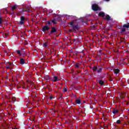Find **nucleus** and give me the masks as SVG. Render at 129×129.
<instances>
[{
	"instance_id": "f257e3e1",
	"label": "nucleus",
	"mask_w": 129,
	"mask_h": 129,
	"mask_svg": "<svg viewBox=\"0 0 129 129\" xmlns=\"http://www.w3.org/2000/svg\"><path fill=\"white\" fill-rule=\"evenodd\" d=\"M129 28V23H127V24H124L122 26H121L118 28L119 30H120V33H124L125 31H126V29H128Z\"/></svg>"
},
{
	"instance_id": "f03ea898",
	"label": "nucleus",
	"mask_w": 129,
	"mask_h": 129,
	"mask_svg": "<svg viewBox=\"0 0 129 129\" xmlns=\"http://www.w3.org/2000/svg\"><path fill=\"white\" fill-rule=\"evenodd\" d=\"M69 25H70V27L74 31H78L79 30V26L78 25H74V22L73 21L70 22Z\"/></svg>"
},
{
	"instance_id": "7ed1b4c3",
	"label": "nucleus",
	"mask_w": 129,
	"mask_h": 129,
	"mask_svg": "<svg viewBox=\"0 0 129 129\" xmlns=\"http://www.w3.org/2000/svg\"><path fill=\"white\" fill-rule=\"evenodd\" d=\"M92 10L94 12H97L98 11H101V8L97 4H94L92 5Z\"/></svg>"
},
{
	"instance_id": "20e7f679",
	"label": "nucleus",
	"mask_w": 129,
	"mask_h": 129,
	"mask_svg": "<svg viewBox=\"0 0 129 129\" xmlns=\"http://www.w3.org/2000/svg\"><path fill=\"white\" fill-rule=\"evenodd\" d=\"M25 21H26V18L24 16H21L20 17V21L18 23V25L25 26Z\"/></svg>"
},
{
	"instance_id": "39448f33",
	"label": "nucleus",
	"mask_w": 129,
	"mask_h": 129,
	"mask_svg": "<svg viewBox=\"0 0 129 129\" xmlns=\"http://www.w3.org/2000/svg\"><path fill=\"white\" fill-rule=\"evenodd\" d=\"M48 79L49 80H51L52 82H57L60 80V79H59L57 76H54L52 78L49 77Z\"/></svg>"
},
{
	"instance_id": "423d86ee",
	"label": "nucleus",
	"mask_w": 129,
	"mask_h": 129,
	"mask_svg": "<svg viewBox=\"0 0 129 129\" xmlns=\"http://www.w3.org/2000/svg\"><path fill=\"white\" fill-rule=\"evenodd\" d=\"M49 30H50V26L46 25L42 27L41 31H42V32H47V31H49Z\"/></svg>"
},
{
	"instance_id": "0eeeda50",
	"label": "nucleus",
	"mask_w": 129,
	"mask_h": 129,
	"mask_svg": "<svg viewBox=\"0 0 129 129\" xmlns=\"http://www.w3.org/2000/svg\"><path fill=\"white\" fill-rule=\"evenodd\" d=\"M48 33L49 35H52V34H54V33H57V29H56V27H51V32Z\"/></svg>"
},
{
	"instance_id": "6e6552de",
	"label": "nucleus",
	"mask_w": 129,
	"mask_h": 129,
	"mask_svg": "<svg viewBox=\"0 0 129 129\" xmlns=\"http://www.w3.org/2000/svg\"><path fill=\"white\" fill-rule=\"evenodd\" d=\"M99 17H102V18H104L105 17V13L103 12H101L99 13L98 14Z\"/></svg>"
},
{
	"instance_id": "1a4fd4ad",
	"label": "nucleus",
	"mask_w": 129,
	"mask_h": 129,
	"mask_svg": "<svg viewBox=\"0 0 129 129\" xmlns=\"http://www.w3.org/2000/svg\"><path fill=\"white\" fill-rule=\"evenodd\" d=\"M26 63V61H25V59L23 58H20V64L21 65H24V64Z\"/></svg>"
},
{
	"instance_id": "9d476101",
	"label": "nucleus",
	"mask_w": 129,
	"mask_h": 129,
	"mask_svg": "<svg viewBox=\"0 0 129 129\" xmlns=\"http://www.w3.org/2000/svg\"><path fill=\"white\" fill-rule=\"evenodd\" d=\"M4 22H5V21H4L3 18L0 17V26H3V25H4Z\"/></svg>"
},
{
	"instance_id": "9b49d317",
	"label": "nucleus",
	"mask_w": 129,
	"mask_h": 129,
	"mask_svg": "<svg viewBox=\"0 0 129 129\" xmlns=\"http://www.w3.org/2000/svg\"><path fill=\"white\" fill-rule=\"evenodd\" d=\"M110 16L108 15H107L104 20H106V21H110Z\"/></svg>"
},
{
	"instance_id": "f8f14e48",
	"label": "nucleus",
	"mask_w": 129,
	"mask_h": 129,
	"mask_svg": "<svg viewBox=\"0 0 129 129\" xmlns=\"http://www.w3.org/2000/svg\"><path fill=\"white\" fill-rule=\"evenodd\" d=\"M75 68H76V69H79V68H80V63H76L75 66Z\"/></svg>"
},
{
	"instance_id": "ddd939ff",
	"label": "nucleus",
	"mask_w": 129,
	"mask_h": 129,
	"mask_svg": "<svg viewBox=\"0 0 129 129\" xmlns=\"http://www.w3.org/2000/svg\"><path fill=\"white\" fill-rule=\"evenodd\" d=\"M113 71H114V73L115 74H118V73H119V70H118V69H114L113 70Z\"/></svg>"
},
{
	"instance_id": "4468645a",
	"label": "nucleus",
	"mask_w": 129,
	"mask_h": 129,
	"mask_svg": "<svg viewBox=\"0 0 129 129\" xmlns=\"http://www.w3.org/2000/svg\"><path fill=\"white\" fill-rule=\"evenodd\" d=\"M3 33V36L4 38H5V39H7L8 38V36H9V34L8 33H5L4 32L2 33Z\"/></svg>"
},
{
	"instance_id": "2eb2a0df",
	"label": "nucleus",
	"mask_w": 129,
	"mask_h": 129,
	"mask_svg": "<svg viewBox=\"0 0 129 129\" xmlns=\"http://www.w3.org/2000/svg\"><path fill=\"white\" fill-rule=\"evenodd\" d=\"M99 84H100V85H101L102 86L104 85V82L102 80H100L99 81Z\"/></svg>"
},
{
	"instance_id": "dca6fc26",
	"label": "nucleus",
	"mask_w": 129,
	"mask_h": 129,
	"mask_svg": "<svg viewBox=\"0 0 129 129\" xmlns=\"http://www.w3.org/2000/svg\"><path fill=\"white\" fill-rule=\"evenodd\" d=\"M97 73H101V72H102V68H99L97 69Z\"/></svg>"
},
{
	"instance_id": "f3484780",
	"label": "nucleus",
	"mask_w": 129,
	"mask_h": 129,
	"mask_svg": "<svg viewBox=\"0 0 129 129\" xmlns=\"http://www.w3.org/2000/svg\"><path fill=\"white\" fill-rule=\"evenodd\" d=\"M6 63L7 64H9V66H10V67H12V68L14 67V64L13 63H11L10 62H7Z\"/></svg>"
},
{
	"instance_id": "a211bd4d",
	"label": "nucleus",
	"mask_w": 129,
	"mask_h": 129,
	"mask_svg": "<svg viewBox=\"0 0 129 129\" xmlns=\"http://www.w3.org/2000/svg\"><path fill=\"white\" fill-rule=\"evenodd\" d=\"M76 102L77 104H80L81 103V100H80V99H77Z\"/></svg>"
},
{
	"instance_id": "6ab92c4d",
	"label": "nucleus",
	"mask_w": 129,
	"mask_h": 129,
	"mask_svg": "<svg viewBox=\"0 0 129 129\" xmlns=\"http://www.w3.org/2000/svg\"><path fill=\"white\" fill-rule=\"evenodd\" d=\"M118 112V110L114 109L112 111V113H113V114H115L117 113Z\"/></svg>"
},
{
	"instance_id": "aec40b11",
	"label": "nucleus",
	"mask_w": 129,
	"mask_h": 129,
	"mask_svg": "<svg viewBox=\"0 0 129 129\" xmlns=\"http://www.w3.org/2000/svg\"><path fill=\"white\" fill-rule=\"evenodd\" d=\"M48 42H45L43 45V47H44L45 48H47V47H48Z\"/></svg>"
},
{
	"instance_id": "412c9836",
	"label": "nucleus",
	"mask_w": 129,
	"mask_h": 129,
	"mask_svg": "<svg viewBox=\"0 0 129 129\" xmlns=\"http://www.w3.org/2000/svg\"><path fill=\"white\" fill-rule=\"evenodd\" d=\"M51 23H52V24H54V25L57 24V22H56V20H52Z\"/></svg>"
},
{
	"instance_id": "4be33fe9",
	"label": "nucleus",
	"mask_w": 129,
	"mask_h": 129,
	"mask_svg": "<svg viewBox=\"0 0 129 129\" xmlns=\"http://www.w3.org/2000/svg\"><path fill=\"white\" fill-rule=\"evenodd\" d=\"M97 67H94L93 68V71H97Z\"/></svg>"
},
{
	"instance_id": "5701e85b",
	"label": "nucleus",
	"mask_w": 129,
	"mask_h": 129,
	"mask_svg": "<svg viewBox=\"0 0 129 129\" xmlns=\"http://www.w3.org/2000/svg\"><path fill=\"white\" fill-rule=\"evenodd\" d=\"M91 28L92 30H95V29H96V26H95V25H93L91 26Z\"/></svg>"
},
{
	"instance_id": "b1692460",
	"label": "nucleus",
	"mask_w": 129,
	"mask_h": 129,
	"mask_svg": "<svg viewBox=\"0 0 129 129\" xmlns=\"http://www.w3.org/2000/svg\"><path fill=\"white\" fill-rule=\"evenodd\" d=\"M5 98H7V99H10V98H11V97H10V95H6Z\"/></svg>"
},
{
	"instance_id": "393cba45",
	"label": "nucleus",
	"mask_w": 129,
	"mask_h": 129,
	"mask_svg": "<svg viewBox=\"0 0 129 129\" xmlns=\"http://www.w3.org/2000/svg\"><path fill=\"white\" fill-rule=\"evenodd\" d=\"M12 100H13V102H15V101H16L17 98L15 97H13Z\"/></svg>"
},
{
	"instance_id": "a878e982",
	"label": "nucleus",
	"mask_w": 129,
	"mask_h": 129,
	"mask_svg": "<svg viewBox=\"0 0 129 129\" xmlns=\"http://www.w3.org/2000/svg\"><path fill=\"white\" fill-rule=\"evenodd\" d=\"M17 54H18V55H19V56H22V54L21 53V50H18Z\"/></svg>"
},
{
	"instance_id": "bb28decb",
	"label": "nucleus",
	"mask_w": 129,
	"mask_h": 129,
	"mask_svg": "<svg viewBox=\"0 0 129 129\" xmlns=\"http://www.w3.org/2000/svg\"><path fill=\"white\" fill-rule=\"evenodd\" d=\"M5 65L7 66L6 69H11V67H10L9 66H8L7 63L5 64Z\"/></svg>"
},
{
	"instance_id": "cd10ccee",
	"label": "nucleus",
	"mask_w": 129,
	"mask_h": 129,
	"mask_svg": "<svg viewBox=\"0 0 129 129\" xmlns=\"http://www.w3.org/2000/svg\"><path fill=\"white\" fill-rule=\"evenodd\" d=\"M47 25H49V26H52V23L51 21H48L47 23Z\"/></svg>"
},
{
	"instance_id": "c85d7f7f",
	"label": "nucleus",
	"mask_w": 129,
	"mask_h": 129,
	"mask_svg": "<svg viewBox=\"0 0 129 129\" xmlns=\"http://www.w3.org/2000/svg\"><path fill=\"white\" fill-rule=\"evenodd\" d=\"M121 121H120V120H117L116 121V123H117V124H120V123H121Z\"/></svg>"
},
{
	"instance_id": "c756f323",
	"label": "nucleus",
	"mask_w": 129,
	"mask_h": 129,
	"mask_svg": "<svg viewBox=\"0 0 129 129\" xmlns=\"http://www.w3.org/2000/svg\"><path fill=\"white\" fill-rule=\"evenodd\" d=\"M16 9H17V7H16V6H14L12 8V11H14V10H16Z\"/></svg>"
},
{
	"instance_id": "7c9ffc66",
	"label": "nucleus",
	"mask_w": 129,
	"mask_h": 129,
	"mask_svg": "<svg viewBox=\"0 0 129 129\" xmlns=\"http://www.w3.org/2000/svg\"><path fill=\"white\" fill-rule=\"evenodd\" d=\"M25 12H30V9H28V10H22V13H25Z\"/></svg>"
},
{
	"instance_id": "2f4dec72",
	"label": "nucleus",
	"mask_w": 129,
	"mask_h": 129,
	"mask_svg": "<svg viewBox=\"0 0 129 129\" xmlns=\"http://www.w3.org/2000/svg\"><path fill=\"white\" fill-rule=\"evenodd\" d=\"M62 91L63 92H67V88H64Z\"/></svg>"
},
{
	"instance_id": "473e14b6",
	"label": "nucleus",
	"mask_w": 129,
	"mask_h": 129,
	"mask_svg": "<svg viewBox=\"0 0 129 129\" xmlns=\"http://www.w3.org/2000/svg\"><path fill=\"white\" fill-rule=\"evenodd\" d=\"M22 50H23V53H24V54H26V51H25V49L22 48Z\"/></svg>"
},
{
	"instance_id": "72a5a7b5",
	"label": "nucleus",
	"mask_w": 129,
	"mask_h": 129,
	"mask_svg": "<svg viewBox=\"0 0 129 129\" xmlns=\"http://www.w3.org/2000/svg\"><path fill=\"white\" fill-rule=\"evenodd\" d=\"M121 43H125V42L124 41V40H123V39H121Z\"/></svg>"
},
{
	"instance_id": "f704fd0d",
	"label": "nucleus",
	"mask_w": 129,
	"mask_h": 129,
	"mask_svg": "<svg viewBox=\"0 0 129 129\" xmlns=\"http://www.w3.org/2000/svg\"><path fill=\"white\" fill-rule=\"evenodd\" d=\"M49 98H50V99H53V98H54V97H53L52 96H50Z\"/></svg>"
},
{
	"instance_id": "c9c22d12",
	"label": "nucleus",
	"mask_w": 129,
	"mask_h": 129,
	"mask_svg": "<svg viewBox=\"0 0 129 129\" xmlns=\"http://www.w3.org/2000/svg\"><path fill=\"white\" fill-rule=\"evenodd\" d=\"M109 81H111H111H112L113 80H112V79L110 78V79H109Z\"/></svg>"
},
{
	"instance_id": "e433bc0d",
	"label": "nucleus",
	"mask_w": 129,
	"mask_h": 129,
	"mask_svg": "<svg viewBox=\"0 0 129 129\" xmlns=\"http://www.w3.org/2000/svg\"><path fill=\"white\" fill-rule=\"evenodd\" d=\"M105 2H109V0H104Z\"/></svg>"
},
{
	"instance_id": "4c0bfd02",
	"label": "nucleus",
	"mask_w": 129,
	"mask_h": 129,
	"mask_svg": "<svg viewBox=\"0 0 129 129\" xmlns=\"http://www.w3.org/2000/svg\"><path fill=\"white\" fill-rule=\"evenodd\" d=\"M12 129H17V128H12Z\"/></svg>"
}]
</instances>
